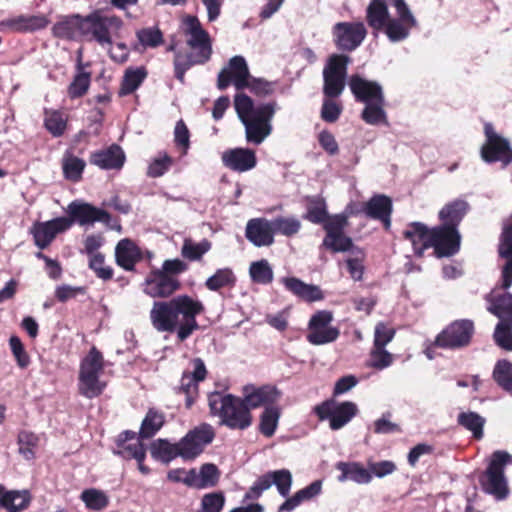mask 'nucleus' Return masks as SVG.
I'll list each match as a JSON object with an SVG mask.
<instances>
[{
  "label": "nucleus",
  "instance_id": "obj_1",
  "mask_svg": "<svg viewBox=\"0 0 512 512\" xmlns=\"http://www.w3.org/2000/svg\"><path fill=\"white\" fill-rule=\"evenodd\" d=\"M204 311L203 304L188 295H179L169 301H155L150 310V321L158 332L177 331L180 341L199 328L196 316Z\"/></svg>",
  "mask_w": 512,
  "mask_h": 512
},
{
  "label": "nucleus",
  "instance_id": "obj_2",
  "mask_svg": "<svg viewBox=\"0 0 512 512\" xmlns=\"http://www.w3.org/2000/svg\"><path fill=\"white\" fill-rule=\"evenodd\" d=\"M396 15L391 17L384 0H371L366 8L368 26L376 32L383 31L390 42L406 40L419 23L405 0H393Z\"/></svg>",
  "mask_w": 512,
  "mask_h": 512
},
{
  "label": "nucleus",
  "instance_id": "obj_3",
  "mask_svg": "<svg viewBox=\"0 0 512 512\" xmlns=\"http://www.w3.org/2000/svg\"><path fill=\"white\" fill-rule=\"evenodd\" d=\"M234 107L245 128L246 141L253 145L262 144L272 133L276 103L269 102L254 106L249 96L239 93L235 96Z\"/></svg>",
  "mask_w": 512,
  "mask_h": 512
},
{
  "label": "nucleus",
  "instance_id": "obj_4",
  "mask_svg": "<svg viewBox=\"0 0 512 512\" xmlns=\"http://www.w3.org/2000/svg\"><path fill=\"white\" fill-rule=\"evenodd\" d=\"M208 404L211 413L230 429L246 430L252 424L251 412L240 397L214 392L209 395Z\"/></svg>",
  "mask_w": 512,
  "mask_h": 512
},
{
  "label": "nucleus",
  "instance_id": "obj_5",
  "mask_svg": "<svg viewBox=\"0 0 512 512\" xmlns=\"http://www.w3.org/2000/svg\"><path fill=\"white\" fill-rule=\"evenodd\" d=\"M443 231L434 227H428L421 222H412L408 224L403 231L404 239L408 240L417 256H422L424 251L430 247L434 248L438 257H449L455 254V248L449 246L443 237Z\"/></svg>",
  "mask_w": 512,
  "mask_h": 512
},
{
  "label": "nucleus",
  "instance_id": "obj_6",
  "mask_svg": "<svg viewBox=\"0 0 512 512\" xmlns=\"http://www.w3.org/2000/svg\"><path fill=\"white\" fill-rule=\"evenodd\" d=\"M123 21L115 16H106L100 10H95L87 16H82L81 36L97 42L102 48L110 47L113 39L120 37Z\"/></svg>",
  "mask_w": 512,
  "mask_h": 512
},
{
  "label": "nucleus",
  "instance_id": "obj_7",
  "mask_svg": "<svg viewBox=\"0 0 512 512\" xmlns=\"http://www.w3.org/2000/svg\"><path fill=\"white\" fill-rule=\"evenodd\" d=\"M103 370V355L92 347L80 363L78 390L82 396L92 399L102 394L106 387V382L100 379Z\"/></svg>",
  "mask_w": 512,
  "mask_h": 512
},
{
  "label": "nucleus",
  "instance_id": "obj_8",
  "mask_svg": "<svg viewBox=\"0 0 512 512\" xmlns=\"http://www.w3.org/2000/svg\"><path fill=\"white\" fill-rule=\"evenodd\" d=\"M512 464V455L506 451H495L480 482L483 490L497 500H503L509 495L508 481L504 474L507 465Z\"/></svg>",
  "mask_w": 512,
  "mask_h": 512
},
{
  "label": "nucleus",
  "instance_id": "obj_9",
  "mask_svg": "<svg viewBox=\"0 0 512 512\" xmlns=\"http://www.w3.org/2000/svg\"><path fill=\"white\" fill-rule=\"evenodd\" d=\"M350 63L351 57L346 54L334 53L327 58L322 72L325 97L337 98L343 93Z\"/></svg>",
  "mask_w": 512,
  "mask_h": 512
},
{
  "label": "nucleus",
  "instance_id": "obj_10",
  "mask_svg": "<svg viewBox=\"0 0 512 512\" xmlns=\"http://www.w3.org/2000/svg\"><path fill=\"white\" fill-rule=\"evenodd\" d=\"M469 209V204L462 199H456L447 203L439 212V218L442 225L437 226L438 229L443 231V236L451 249L455 248V254L460 248V234L458 232V225L466 215Z\"/></svg>",
  "mask_w": 512,
  "mask_h": 512
},
{
  "label": "nucleus",
  "instance_id": "obj_11",
  "mask_svg": "<svg viewBox=\"0 0 512 512\" xmlns=\"http://www.w3.org/2000/svg\"><path fill=\"white\" fill-rule=\"evenodd\" d=\"M293 484V476L288 469H279L269 471L260 476L244 495V501L256 500L262 493L276 486L278 493L282 497H287Z\"/></svg>",
  "mask_w": 512,
  "mask_h": 512
},
{
  "label": "nucleus",
  "instance_id": "obj_12",
  "mask_svg": "<svg viewBox=\"0 0 512 512\" xmlns=\"http://www.w3.org/2000/svg\"><path fill=\"white\" fill-rule=\"evenodd\" d=\"M320 420H329L332 430H339L348 424L358 412L357 405L350 401L337 402L329 399L314 407Z\"/></svg>",
  "mask_w": 512,
  "mask_h": 512
},
{
  "label": "nucleus",
  "instance_id": "obj_13",
  "mask_svg": "<svg viewBox=\"0 0 512 512\" xmlns=\"http://www.w3.org/2000/svg\"><path fill=\"white\" fill-rule=\"evenodd\" d=\"M333 314L328 310L314 313L308 322L307 341L316 346L336 341L340 335L337 327L331 326Z\"/></svg>",
  "mask_w": 512,
  "mask_h": 512
},
{
  "label": "nucleus",
  "instance_id": "obj_14",
  "mask_svg": "<svg viewBox=\"0 0 512 512\" xmlns=\"http://www.w3.org/2000/svg\"><path fill=\"white\" fill-rule=\"evenodd\" d=\"M367 36V28L361 21L338 22L332 27L335 46L345 52H352L361 46Z\"/></svg>",
  "mask_w": 512,
  "mask_h": 512
},
{
  "label": "nucleus",
  "instance_id": "obj_15",
  "mask_svg": "<svg viewBox=\"0 0 512 512\" xmlns=\"http://www.w3.org/2000/svg\"><path fill=\"white\" fill-rule=\"evenodd\" d=\"M486 142L481 148V157L487 163L501 162L507 166L512 162V149L507 139L499 135L492 124L484 126Z\"/></svg>",
  "mask_w": 512,
  "mask_h": 512
},
{
  "label": "nucleus",
  "instance_id": "obj_16",
  "mask_svg": "<svg viewBox=\"0 0 512 512\" xmlns=\"http://www.w3.org/2000/svg\"><path fill=\"white\" fill-rule=\"evenodd\" d=\"M215 433L211 425L203 423L189 431L178 443L180 457L193 460L199 456L206 445L214 439Z\"/></svg>",
  "mask_w": 512,
  "mask_h": 512
},
{
  "label": "nucleus",
  "instance_id": "obj_17",
  "mask_svg": "<svg viewBox=\"0 0 512 512\" xmlns=\"http://www.w3.org/2000/svg\"><path fill=\"white\" fill-rule=\"evenodd\" d=\"M473 332L474 324L471 320H457L437 336L436 344L443 348H460L469 344Z\"/></svg>",
  "mask_w": 512,
  "mask_h": 512
},
{
  "label": "nucleus",
  "instance_id": "obj_18",
  "mask_svg": "<svg viewBox=\"0 0 512 512\" xmlns=\"http://www.w3.org/2000/svg\"><path fill=\"white\" fill-rule=\"evenodd\" d=\"M250 78L249 68L246 60L242 56H234L229 63L218 74L217 86L224 90L231 83L237 90L246 88Z\"/></svg>",
  "mask_w": 512,
  "mask_h": 512
},
{
  "label": "nucleus",
  "instance_id": "obj_19",
  "mask_svg": "<svg viewBox=\"0 0 512 512\" xmlns=\"http://www.w3.org/2000/svg\"><path fill=\"white\" fill-rule=\"evenodd\" d=\"M185 31L189 35L187 44L200 55V61H207L212 53L209 34L202 28L195 16H187L184 19Z\"/></svg>",
  "mask_w": 512,
  "mask_h": 512
},
{
  "label": "nucleus",
  "instance_id": "obj_20",
  "mask_svg": "<svg viewBox=\"0 0 512 512\" xmlns=\"http://www.w3.org/2000/svg\"><path fill=\"white\" fill-rule=\"evenodd\" d=\"M180 288L177 277L161 270H153L145 279L144 292L153 298H166Z\"/></svg>",
  "mask_w": 512,
  "mask_h": 512
},
{
  "label": "nucleus",
  "instance_id": "obj_21",
  "mask_svg": "<svg viewBox=\"0 0 512 512\" xmlns=\"http://www.w3.org/2000/svg\"><path fill=\"white\" fill-rule=\"evenodd\" d=\"M72 220L68 217H58L46 222H37L33 225L31 233L37 247L45 249L58 233L68 230Z\"/></svg>",
  "mask_w": 512,
  "mask_h": 512
},
{
  "label": "nucleus",
  "instance_id": "obj_22",
  "mask_svg": "<svg viewBox=\"0 0 512 512\" xmlns=\"http://www.w3.org/2000/svg\"><path fill=\"white\" fill-rule=\"evenodd\" d=\"M281 396L280 391L273 385H246L243 387V401L248 409L275 406Z\"/></svg>",
  "mask_w": 512,
  "mask_h": 512
},
{
  "label": "nucleus",
  "instance_id": "obj_23",
  "mask_svg": "<svg viewBox=\"0 0 512 512\" xmlns=\"http://www.w3.org/2000/svg\"><path fill=\"white\" fill-rule=\"evenodd\" d=\"M67 212L72 224L77 222L81 226L93 225L95 222L108 223L110 215L103 209L92 206L89 203L75 200L68 205Z\"/></svg>",
  "mask_w": 512,
  "mask_h": 512
},
{
  "label": "nucleus",
  "instance_id": "obj_24",
  "mask_svg": "<svg viewBox=\"0 0 512 512\" xmlns=\"http://www.w3.org/2000/svg\"><path fill=\"white\" fill-rule=\"evenodd\" d=\"M274 230L271 220L266 218H252L245 228V237L255 247H269L274 244Z\"/></svg>",
  "mask_w": 512,
  "mask_h": 512
},
{
  "label": "nucleus",
  "instance_id": "obj_25",
  "mask_svg": "<svg viewBox=\"0 0 512 512\" xmlns=\"http://www.w3.org/2000/svg\"><path fill=\"white\" fill-rule=\"evenodd\" d=\"M223 165L235 172L243 173L256 167L257 158L255 151L249 148H231L221 155Z\"/></svg>",
  "mask_w": 512,
  "mask_h": 512
},
{
  "label": "nucleus",
  "instance_id": "obj_26",
  "mask_svg": "<svg viewBox=\"0 0 512 512\" xmlns=\"http://www.w3.org/2000/svg\"><path fill=\"white\" fill-rule=\"evenodd\" d=\"M193 372H184L178 387L179 392L186 395L185 404L190 408L198 393V383L206 377L207 371L202 359L196 358L192 362Z\"/></svg>",
  "mask_w": 512,
  "mask_h": 512
},
{
  "label": "nucleus",
  "instance_id": "obj_27",
  "mask_svg": "<svg viewBox=\"0 0 512 512\" xmlns=\"http://www.w3.org/2000/svg\"><path fill=\"white\" fill-rule=\"evenodd\" d=\"M349 87L356 101L364 104L384 98L382 87L378 82L367 80L358 74L350 77Z\"/></svg>",
  "mask_w": 512,
  "mask_h": 512
},
{
  "label": "nucleus",
  "instance_id": "obj_28",
  "mask_svg": "<svg viewBox=\"0 0 512 512\" xmlns=\"http://www.w3.org/2000/svg\"><path fill=\"white\" fill-rule=\"evenodd\" d=\"M499 254L507 259V263L503 267L501 276V287L508 289L512 285V217L504 224Z\"/></svg>",
  "mask_w": 512,
  "mask_h": 512
},
{
  "label": "nucleus",
  "instance_id": "obj_29",
  "mask_svg": "<svg viewBox=\"0 0 512 512\" xmlns=\"http://www.w3.org/2000/svg\"><path fill=\"white\" fill-rule=\"evenodd\" d=\"M48 20L42 15H18L0 21V29L15 32H34L45 28Z\"/></svg>",
  "mask_w": 512,
  "mask_h": 512
},
{
  "label": "nucleus",
  "instance_id": "obj_30",
  "mask_svg": "<svg viewBox=\"0 0 512 512\" xmlns=\"http://www.w3.org/2000/svg\"><path fill=\"white\" fill-rule=\"evenodd\" d=\"M488 302L487 310L499 318V322L512 325V294L492 291L485 297Z\"/></svg>",
  "mask_w": 512,
  "mask_h": 512
},
{
  "label": "nucleus",
  "instance_id": "obj_31",
  "mask_svg": "<svg viewBox=\"0 0 512 512\" xmlns=\"http://www.w3.org/2000/svg\"><path fill=\"white\" fill-rule=\"evenodd\" d=\"M363 212L369 218L380 220L388 229L391 225L392 202L385 195H375L365 204Z\"/></svg>",
  "mask_w": 512,
  "mask_h": 512
},
{
  "label": "nucleus",
  "instance_id": "obj_32",
  "mask_svg": "<svg viewBox=\"0 0 512 512\" xmlns=\"http://www.w3.org/2000/svg\"><path fill=\"white\" fill-rule=\"evenodd\" d=\"M281 282L288 291L307 302L320 301L324 298L319 286L304 283L296 277H285Z\"/></svg>",
  "mask_w": 512,
  "mask_h": 512
},
{
  "label": "nucleus",
  "instance_id": "obj_33",
  "mask_svg": "<svg viewBox=\"0 0 512 512\" xmlns=\"http://www.w3.org/2000/svg\"><path fill=\"white\" fill-rule=\"evenodd\" d=\"M281 282L288 291L307 302L320 301L324 298L319 286L304 283L296 277H285Z\"/></svg>",
  "mask_w": 512,
  "mask_h": 512
},
{
  "label": "nucleus",
  "instance_id": "obj_34",
  "mask_svg": "<svg viewBox=\"0 0 512 512\" xmlns=\"http://www.w3.org/2000/svg\"><path fill=\"white\" fill-rule=\"evenodd\" d=\"M91 163L101 169H120L125 162V154L118 145H112L106 150L94 153Z\"/></svg>",
  "mask_w": 512,
  "mask_h": 512
},
{
  "label": "nucleus",
  "instance_id": "obj_35",
  "mask_svg": "<svg viewBox=\"0 0 512 512\" xmlns=\"http://www.w3.org/2000/svg\"><path fill=\"white\" fill-rule=\"evenodd\" d=\"M115 258L119 266L130 271L141 259V252L132 240L125 238L118 242L115 248Z\"/></svg>",
  "mask_w": 512,
  "mask_h": 512
},
{
  "label": "nucleus",
  "instance_id": "obj_36",
  "mask_svg": "<svg viewBox=\"0 0 512 512\" xmlns=\"http://www.w3.org/2000/svg\"><path fill=\"white\" fill-rule=\"evenodd\" d=\"M0 509L5 508L8 512H20L25 510L31 501V495L27 490H10L4 489L1 498Z\"/></svg>",
  "mask_w": 512,
  "mask_h": 512
},
{
  "label": "nucleus",
  "instance_id": "obj_37",
  "mask_svg": "<svg viewBox=\"0 0 512 512\" xmlns=\"http://www.w3.org/2000/svg\"><path fill=\"white\" fill-rule=\"evenodd\" d=\"M165 423V415L163 412L150 408L140 427L139 438L141 439H150L152 438L164 425Z\"/></svg>",
  "mask_w": 512,
  "mask_h": 512
},
{
  "label": "nucleus",
  "instance_id": "obj_38",
  "mask_svg": "<svg viewBox=\"0 0 512 512\" xmlns=\"http://www.w3.org/2000/svg\"><path fill=\"white\" fill-rule=\"evenodd\" d=\"M337 469L342 472L339 476V481L352 480L358 484H368L372 480V475L369 469H365L357 463H344L340 462Z\"/></svg>",
  "mask_w": 512,
  "mask_h": 512
},
{
  "label": "nucleus",
  "instance_id": "obj_39",
  "mask_svg": "<svg viewBox=\"0 0 512 512\" xmlns=\"http://www.w3.org/2000/svg\"><path fill=\"white\" fill-rule=\"evenodd\" d=\"M385 98L380 101L376 100L370 103H366L361 113V118L369 125H387V114L384 109Z\"/></svg>",
  "mask_w": 512,
  "mask_h": 512
},
{
  "label": "nucleus",
  "instance_id": "obj_40",
  "mask_svg": "<svg viewBox=\"0 0 512 512\" xmlns=\"http://www.w3.org/2000/svg\"><path fill=\"white\" fill-rule=\"evenodd\" d=\"M82 16L73 15L56 23L53 26L55 36L63 39H73L77 35H81Z\"/></svg>",
  "mask_w": 512,
  "mask_h": 512
},
{
  "label": "nucleus",
  "instance_id": "obj_41",
  "mask_svg": "<svg viewBox=\"0 0 512 512\" xmlns=\"http://www.w3.org/2000/svg\"><path fill=\"white\" fill-rule=\"evenodd\" d=\"M281 410L278 406H267L260 415L259 431L267 438L272 437L278 427Z\"/></svg>",
  "mask_w": 512,
  "mask_h": 512
},
{
  "label": "nucleus",
  "instance_id": "obj_42",
  "mask_svg": "<svg viewBox=\"0 0 512 512\" xmlns=\"http://www.w3.org/2000/svg\"><path fill=\"white\" fill-rule=\"evenodd\" d=\"M146 77L147 72L144 67L127 69L123 76L119 95L125 96L133 93L138 89Z\"/></svg>",
  "mask_w": 512,
  "mask_h": 512
},
{
  "label": "nucleus",
  "instance_id": "obj_43",
  "mask_svg": "<svg viewBox=\"0 0 512 512\" xmlns=\"http://www.w3.org/2000/svg\"><path fill=\"white\" fill-rule=\"evenodd\" d=\"M274 234L285 237H293L302 228L301 221L296 216H278L271 219Z\"/></svg>",
  "mask_w": 512,
  "mask_h": 512
},
{
  "label": "nucleus",
  "instance_id": "obj_44",
  "mask_svg": "<svg viewBox=\"0 0 512 512\" xmlns=\"http://www.w3.org/2000/svg\"><path fill=\"white\" fill-rule=\"evenodd\" d=\"M235 282L236 277L233 271L229 268H221L206 280L205 286L211 291H218L221 288L234 286Z\"/></svg>",
  "mask_w": 512,
  "mask_h": 512
},
{
  "label": "nucleus",
  "instance_id": "obj_45",
  "mask_svg": "<svg viewBox=\"0 0 512 512\" xmlns=\"http://www.w3.org/2000/svg\"><path fill=\"white\" fill-rule=\"evenodd\" d=\"M493 379L503 390L512 392V363L505 359L497 361Z\"/></svg>",
  "mask_w": 512,
  "mask_h": 512
},
{
  "label": "nucleus",
  "instance_id": "obj_46",
  "mask_svg": "<svg viewBox=\"0 0 512 512\" xmlns=\"http://www.w3.org/2000/svg\"><path fill=\"white\" fill-rule=\"evenodd\" d=\"M85 161L72 155L66 154L62 160L63 173L66 179L72 182H78L82 178L85 168Z\"/></svg>",
  "mask_w": 512,
  "mask_h": 512
},
{
  "label": "nucleus",
  "instance_id": "obj_47",
  "mask_svg": "<svg viewBox=\"0 0 512 512\" xmlns=\"http://www.w3.org/2000/svg\"><path fill=\"white\" fill-rule=\"evenodd\" d=\"M151 454L153 457L160 458L169 462L180 457L178 443H170L165 439H158L151 444Z\"/></svg>",
  "mask_w": 512,
  "mask_h": 512
},
{
  "label": "nucleus",
  "instance_id": "obj_48",
  "mask_svg": "<svg viewBox=\"0 0 512 512\" xmlns=\"http://www.w3.org/2000/svg\"><path fill=\"white\" fill-rule=\"evenodd\" d=\"M458 423L472 432L476 439L483 437L485 419L476 412H462L458 415Z\"/></svg>",
  "mask_w": 512,
  "mask_h": 512
},
{
  "label": "nucleus",
  "instance_id": "obj_49",
  "mask_svg": "<svg viewBox=\"0 0 512 512\" xmlns=\"http://www.w3.org/2000/svg\"><path fill=\"white\" fill-rule=\"evenodd\" d=\"M210 248L211 243L206 239L199 243L193 242L191 239H185L181 248V255L190 261H198Z\"/></svg>",
  "mask_w": 512,
  "mask_h": 512
},
{
  "label": "nucleus",
  "instance_id": "obj_50",
  "mask_svg": "<svg viewBox=\"0 0 512 512\" xmlns=\"http://www.w3.org/2000/svg\"><path fill=\"white\" fill-rule=\"evenodd\" d=\"M80 498L87 508L95 511L103 510L109 503L108 496L103 491L95 488L84 490Z\"/></svg>",
  "mask_w": 512,
  "mask_h": 512
},
{
  "label": "nucleus",
  "instance_id": "obj_51",
  "mask_svg": "<svg viewBox=\"0 0 512 512\" xmlns=\"http://www.w3.org/2000/svg\"><path fill=\"white\" fill-rule=\"evenodd\" d=\"M249 274L251 279L259 284H269L273 280V270L265 259L251 263Z\"/></svg>",
  "mask_w": 512,
  "mask_h": 512
},
{
  "label": "nucleus",
  "instance_id": "obj_52",
  "mask_svg": "<svg viewBox=\"0 0 512 512\" xmlns=\"http://www.w3.org/2000/svg\"><path fill=\"white\" fill-rule=\"evenodd\" d=\"M206 61H200V55L191 53L188 55H181L177 53L174 59L175 77L184 83L185 72L195 64H203Z\"/></svg>",
  "mask_w": 512,
  "mask_h": 512
},
{
  "label": "nucleus",
  "instance_id": "obj_53",
  "mask_svg": "<svg viewBox=\"0 0 512 512\" xmlns=\"http://www.w3.org/2000/svg\"><path fill=\"white\" fill-rule=\"evenodd\" d=\"M44 125L54 137H59L65 131L66 119L57 110H45Z\"/></svg>",
  "mask_w": 512,
  "mask_h": 512
},
{
  "label": "nucleus",
  "instance_id": "obj_54",
  "mask_svg": "<svg viewBox=\"0 0 512 512\" xmlns=\"http://www.w3.org/2000/svg\"><path fill=\"white\" fill-rule=\"evenodd\" d=\"M136 36L144 48H155L163 43V34L157 27L143 28Z\"/></svg>",
  "mask_w": 512,
  "mask_h": 512
},
{
  "label": "nucleus",
  "instance_id": "obj_55",
  "mask_svg": "<svg viewBox=\"0 0 512 512\" xmlns=\"http://www.w3.org/2000/svg\"><path fill=\"white\" fill-rule=\"evenodd\" d=\"M493 339L501 349L512 351V325L498 322L493 333Z\"/></svg>",
  "mask_w": 512,
  "mask_h": 512
},
{
  "label": "nucleus",
  "instance_id": "obj_56",
  "mask_svg": "<svg viewBox=\"0 0 512 512\" xmlns=\"http://www.w3.org/2000/svg\"><path fill=\"white\" fill-rule=\"evenodd\" d=\"M394 361L393 355L385 348L374 347L370 352L368 365L377 370H383L392 365Z\"/></svg>",
  "mask_w": 512,
  "mask_h": 512
},
{
  "label": "nucleus",
  "instance_id": "obj_57",
  "mask_svg": "<svg viewBox=\"0 0 512 512\" xmlns=\"http://www.w3.org/2000/svg\"><path fill=\"white\" fill-rule=\"evenodd\" d=\"M119 450L116 452L126 459H135L137 462H143L146 456L144 445L139 439H135L133 443L118 445Z\"/></svg>",
  "mask_w": 512,
  "mask_h": 512
},
{
  "label": "nucleus",
  "instance_id": "obj_58",
  "mask_svg": "<svg viewBox=\"0 0 512 512\" xmlns=\"http://www.w3.org/2000/svg\"><path fill=\"white\" fill-rule=\"evenodd\" d=\"M38 442V437L27 431H22L18 436L19 453L26 459L30 460L34 457V448Z\"/></svg>",
  "mask_w": 512,
  "mask_h": 512
},
{
  "label": "nucleus",
  "instance_id": "obj_59",
  "mask_svg": "<svg viewBox=\"0 0 512 512\" xmlns=\"http://www.w3.org/2000/svg\"><path fill=\"white\" fill-rule=\"evenodd\" d=\"M225 504V496L222 492L205 494L201 500L199 512H221Z\"/></svg>",
  "mask_w": 512,
  "mask_h": 512
},
{
  "label": "nucleus",
  "instance_id": "obj_60",
  "mask_svg": "<svg viewBox=\"0 0 512 512\" xmlns=\"http://www.w3.org/2000/svg\"><path fill=\"white\" fill-rule=\"evenodd\" d=\"M172 158L166 153L159 154L149 164L147 175L152 178L161 177L172 165Z\"/></svg>",
  "mask_w": 512,
  "mask_h": 512
},
{
  "label": "nucleus",
  "instance_id": "obj_61",
  "mask_svg": "<svg viewBox=\"0 0 512 512\" xmlns=\"http://www.w3.org/2000/svg\"><path fill=\"white\" fill-rule=\"evenodd\" d=\"M90 85V75L86 72L77 74L72 83L68 87V95L70 98L82 97L88 90Z\"/></svg>",
  "mask_w": 512,
  "mask_h": 512
},
{
  "label": "nucleus",
  "instance_id": "obj_62",
  "mask_svg": "<svg viewBox=\"0 0 512 512\" xmlns=\"http://www.w3.org/2000/svg\"><path fill=\"white\" fill-rule=\"evenodd\" d=\"M323 246L333 252H345L351 250L353 243L351 238L345 236L342 232L334 234L330 241H328V236H326L323 240Z\"/></svg>",
  "mask_w": 512,
  "mask_h": 512
},
{
  "label": "nucleus",
  "instance_id": "obj_63",
  "mask_svg": "<svg viewBox=\"0 0 512 512\" xmlns=\"http://www.w3.org/2000/svg\"><path fill=\"white\" fill-rule=\"evenodd\" d=\"M89 267L96 273L98 278L109 280L113 277V269L110 266H105V258L101 253L90 257Z\"/></svg>",
  "mask_w": 512,
  "mask_h": 512
},
{
  "label": "nucleus",
  "instance_id": "obj_64",
  "mask_svg": "<svg viewBox=\"0 0 512 512\" xmlns=\"http://www.w3.org/2000/svg\"><path fill=\"white\" fill-rule=\"evenodd\" d=\"M395 335V330L383 322H379L375 326L374 331V347L385 348Z\"/></svg>",
  "mask_w": 512,
  "mask_h": 512
}]
</instances>
